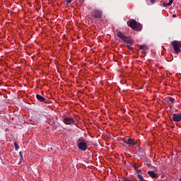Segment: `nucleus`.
Here are the masks:
<instances>
[{
  "label": "nucleus",
  "mask_w": 181,
  "mask_h": 181,
  "mask_svg": "<svg viewBox=\"0 0 181 181\" xmlns=\"http://www.w3.org/2000/svg\"><path fill=\"white\" fill-rule=\"evenodd\" d=\"M127 25L129 28H132L133 30H139V31L142 30V25L134 19L129 20L127 21Z\"/></svg>",
  "instance_id": "obj_1"
},
{
  "label": "nucleus",
  "mask_w": 181,
  "mask_h": 181,
  "mask_svg": "<svg viewBox=\"0 0 181 181\" xmlns=\"http://www.w3.org/2000/svg\"><path fill=\"white\" fill-rule=\"evenodd\" d=\"M117 37L121 39L122 42H124V43H127L128 45H132L134 43V41L129 38V37H127L125 34L121 31L117 33Z\"/></svg>",
  "instance_id": "obj_2"
},
{
  "label": "nucleus",
  "mask_w": 181,
  "mask_h": 181,
  "mask_svg": "<svg viewBox=\"0 0 181 181\" xmlns=\"http://www.w3.org/2000/svg\"><path fill=\"white\" fill-rule=\"evenodd\" d=\"M77 146L81 151H87V140L80 138L77 141Z\"/></svg>",
  "instance_id": "obj_3"
},
{
  "label": "nucleus",
  "mask_w": 181,
  "mask_h": 181,
  "mask_svg": "<svg viewBox=\"0 0 181 181\" xmlns=\"http://www.w3.org/2000/svg\"><path fill=\"white\" fill-rule=\"evenodd\" d=\"M171 45L174 49V53H175V54H179V53H181L180 42L175 40L171 42Z\"/></svg>",
  "instance_id": "obj_4"
},
{
  "label": "nucleus",
  "mask_w": 181,
  "mask_h": 181,
  "mask_svg": "<svg viewBox=\"0 0 181 181\" xmlns=\"http://www.w3.org/2000/svg\"><path fill=\"white\" fill-rule=\"evenodd\" d=\"M123 142L129 145V146H135V145H138V141H135L134 139L131 137H127L123 139Z\"/></svg>",
  "instance_id": "obj_5"
},
{
  "label": "nucleus",
  "mask_w": 181,
  "mask_h": 181,
  "mask_svg": "<svg viewBox=\"0 0 181 181\" xmlns=\"http://www.w3.org/2000/svg\"><path fill=\"white\" fill-rule=\"evenodd\" d=\"M91 15L95 19H101L103 18V11L101 10L95 9Z\"/></svg>",
  "instance_id": "obj_6"
},
{
  "label": "nucleus",
  "mask_w": 181,
  "mask_h": 181,
  "mask_svg": "<svg viewBox=\"0 0 181 181\" xmlns=\"http://www.w3.org/2000/svg\"><path fill=\"white\" fill-rule=\"evenodd\" d=\"M63 122L65 123L66 125H74V124H76V122H74V119L69 117L64 118Z\"/></svg>",
  "instance_id": "obj_7"
},
{
  "label": "nucleus",
  "mask_w": 181,
  "mask_h": 181,
  "mask_svg": "<svg viewBox=\"0 0 181 181\" xmlns=\"http://www.w3.org/2000/svg\"><path fill=\"white\" fill-rule=\"evenodd\" d=\"M173 121H174V122H180L181 113H175L173 115Z\"/></svg>",
  "instance_id": "obj_8"
},
{
  "label": "nucleus",
  "mask_w": 181,
  "mask_h": 181,
  "mask_svg": "<svg viewBox=\"0 0 181 181\" xmlns=\"http://www.w3.org/2000/svg\"><path fill=\"white\" fill-rule=\"evenodd\" d=\"M36 98L40 103H46V98H45L39 94L36 95Z\"/></svg>",
  "instance_id": "obj_9"
},
{
  "label": "nucleus",
  "mask_w": 181,
  "mask_h": 181,
  "mask_svg": "<svg viewBox=\"0 0 181 181\" xmlns=\"http://www.w3.org/2000/svg\"><path fill=\"white\" fill-rule=\"evenodd\" d=\"M148 175L150 176V177H153V179H158V175L155 173L153 171H148Z\"/></svg>",
  "instance_id": "obj_10"
},
{
  "label": "nucleus",
  "mask_w": 181,
  "mask_h": 181,
  "mask_svg": "<svg viewBox=\"0 0 181 181\" xmlns=\"http://www.w3.org/2000/svg\"><path fill=\"white\" fill-rule=\"evenodd\" d=\"M173 4V0H169L168 3H164L163 6L166 8V6H170Z\"/></svg>",
  "instance_id": "obj_11"
},
{
  "label": "nucleus",
  "mask_w": 181,
  "mask_h": 181,
  "mask_svg": "<svg viewBox=\"0 0 181 181\" xmlns=\"http://www.w3.org/2000/svg\"><path fill=\"white\" fill-rule=\"evenodd\" d=\"M137 177L139 179V181H144L145 179L144 178V176L141 174H137Z\"/></svg>",
  "instance_id": "obj_12"
},
{
  "label": "nucleus",
  "mask_w": 181,
  "mask_h": 181,
  "mask_svg": "<svg viewBox=\"0 0 181 181\" xmlns=\"http://www.w3.org/2000/svg\"><path fill=\"white\" fill-rule=\"evenodd\" d=\"M140 49L141 50H148V45H140Z\"/></svg>",
  "instance_id": "obj_13"
},
{
  "label": "nucleus",
  "mask_w": 181,
  "mask_h": 181,
  "mask_svg": "<svg viewBox=\"0 0 181 181\" xmlns=\"http://www.w3.org/2000/svg\"><path fill=\"white\" fill-rule=\"evenodd\" d=\"M19 156H20V162H22V160H23V154L22 153V151L19 152Z\"/></svg>",
  "instance_id": "obj_14"
},
{
  "label": "nucleus",
  "mask_w": 181,
  "mask_h": 181,
  "mask_svg": "<svg viewBox=\"0 0 181 181\" xmlns=\"http://www.w3.org/2000/svg\"><path fill=\"white\" fill-rule=\"evenodd\" d=\"M173 101H175V99H173V98H170V97L168 98V103H170L172 104L173 103Z\"/></svg>",
  "instance_id": "obj_15"
},
{
  "label": "nucleus",
  "mask_w": 181,
  "mask_h": 181,
  "mask_svg": "<svg viewBox=\"0 0 181 181\" xmlns=\"http://www.w3.org/2000/svg\"><path fill=\"white\" fill-rule=\"evenodd\" d=\"M14 146H15V150L18 151V149H19V145L18 144V143L15 142L14 143Z\"/></svg>",
  "instance_id": "obj_16"
},
{
  "label": "nucleus",
  "mask_w": 181,
  "mask_h": 181,
  "mask_svg": "<svg viewBox=\"0 0 181 181\" xmlns=\"http://www.w3.org/2000/svg\"><path fill=\"white\" fill-rule=\"evenodd\" d=\"M123 181H132L131 180H129V178L127 177H124L123 178Z\"/></svg>",
  "instance_id": "obj_17"
},
{
  "label": "nucleus",
  "mask_w": 181,
  "mask_h": 181,
  "mask_svg": "<svg viewBox=\"0 0 181 181\" xmlns=\"http://www.w3.org/2000/svg\"><path fill=\"white\" fill-rule=\"evenodd\" d=\"M141 172H142V170H136V173H137V175H139Z\"/></svg>",
  "instance_id": "obj_18"
},
{
  "label": "nucleus",
  "mask_w": 181,
  "mask_h": 181,
  "mask_svg": "<svg viewBox=\"0 0 181 181\" xmlns=\"http://www.w3.org/2000/svg\"><path fill=\"white\" fill-rule=\"evenodd\" d=\"M168 98H164L163 100V103H168Z\"/></svg>",
  "instance_id": "obj_19"
},
{
  "label": "nucleus",
  "mask_w": 181,
  "mask_h": 181,
  "mask_svg": "<svg viewBox=\"0 0 181 181\" xmlns=\"http://www.w3.org/2000/svg\"><path fill=\"white\" fill-rule=\"evenodd\" d=\"M67 4H71V1L73 0H65Z\"/></svg>",
  "instance_id": "obj_20"
},
{
  "label": "nucleus",
  "mask_w": 181,
  "mask_h": 181,
  "mask_svg": "<svg viewBox=\"0 0 181 181\" xmlns=\"http://www.w3.org/2000/svg\"><path fill=\"white\" fill-rule=\"evenodd\" d=\"M156 0H150V2H151V4H155V1H156Z\"/></svg>",
  "instance_id": "obj_21"
},
{
  "label": "nucleus",
  "mask_w": 181,
  "mask_h": 181,
  "mask_svg": "<svg viewBox=\"0 0 181 181\" xmlns=\"http://www.w3.org/2000/svg\"><path fill=\"white\" fill-rule=\"evenodd\" d=\"M127 47L130 50L132 49V47L130 45H127Z\"/></svg>",
  "instance_id": "obj_22"
},
{
  "label": "nucleus",
  "mask_w": 181,
  "mask_h": 181,
  "mask_svg": "<svg viewBox=\"0 0 181 181\" xmlns=\"http://www.w3.org/2000/svg\"><path fill=\"white\" fill-rule=\"evenodd\" d=\"M176 16H177L176 14L173 15V18H176Z\"/></svg>",
  "instance_id": "obj_23"
},
{
  "label": "nucleus",
  "mask_w": 181,
  "mask_h": 181,
  "mask_svg": "<svg viewBox=\"0 0 181 181\" xmlns=\"http://www.w3.org/2000/svg\"><path fill=\"white\" fill-rule=\"evenodd\" d=\"M180 180L181 181V178L180 179Z\"/></svg>",
  "instance_id": "obj_24"
}]
</instances>
